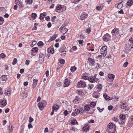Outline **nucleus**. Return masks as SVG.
<instances>
[{"label":"nucleus","instance_id":"obj_1","mask_svg":"<svg viewBox=\"0 0 133 133\" xmlns=\"http://www.w3.org/2000/svg\"><path fill=\"white\" fill-rule=\"evenodd\" d=\"M107 47L105 46H103L100 49V53L103 56H105L107 53Z\"/></svg>","mask_w":133,"mask_h":133},{"label":"nucleus","instance_id":"obj_2","mask_svg":"<svg viewBox=\"0 0 133 133\" xmlns=\"http://www.w3.org/2000/svg\"><path fill=\"white\" fill-rule=\"evenodd\" d=\"M97 74H95L93 76H90L89 82L91 83H95L97 81L98 79L96 78Z\"/></svg>","mask_w":133,"mask_h":133},{"label":"nucleus","instance_id":"obj_3","mask_svg":"<svg viewBox=\"0 0 133 133\" xmlns=\"http://www.w3.org/2000/svg\"><path fill=\"white\" fill-rule=\"evenodd\" d=\"M111 37L108 34H106L103 37V40L106 42L109 41L110 40Z\"/></svg>","mask_w":133,"mask_h":133},{"label":"nucleus","instance_id":"obj_4","mask_svg":"<svg viewBox=\"0 0 133 133\" xmlns=\"http://www.w3.org/2000/svg\"><path fill=\"white\" fill-rule=\"evenodd\" d=\"M86 85V83L84 81H81L78 83V86L79 88H85Z\"/></svg>","mask_w":133,"mask_h":133},{"label":"nucleus","instance_id":"obj_5","mask_svg":"<svg viewBox=\"0 0 133 133\" xmlns=\"http://www.w3.org/2000/svg\"><path fill=\"white\" fill-rule=\"evenodd\" d=\"M111 33L113 36H115L119 34V30L117 28H114L112 31Z\"/></svg>","mask_w":133,"mask_h":133},{"label":"nucleus","instance_id":"obj_6","mask_svg":"<svg viewBox=\"0 0 133 133\" xmlns=\"http://www.w3.org/2000/svg\"><path fill=\"white\" fill-rule=\"evenodd\" d=\"M88 59L89 62V64L91 66L94 65L95 61L94 59L90 57H88Z\"/></svg>","mask_w":133,"mask_h":133},{"label":"nucleus","instance_id":"obj_7","mask_svg":"<svg viewBox=\"0 0 133 133\" xmlns=\"http://www.w3.org/2000/svg\"><path fill=\"white\" fill-rule=\"evenodd\" d=\"M87 14L85 12H83L80 16V18L82 20L85 19L88 17Z\"/></svg>","mask_w":133,"mask_h":133},{"label":"nucleus","instance_id":"obj_8","mask_svg":"<svg viewBox=\"0 0 133 133\" xmlns=\"http://www.w3.org/2000/svg\"><path fill=\"white\" fill-rule=\"evenodd\" d=\"M108 77L110 79V81L112 82L114 80L115 76L112 74H109L108 75Z\"/></svg>","mask_w":133,"mask_h":133},{"label":"nucleus","instance_id":"obj_9","mask_svg":"<svg viewBox=\"0 0 133 133\" xmlns=\"http://www.w3.org/2000/svg\"><path fill=\"white\" fill-rule=\"evenodd\" d=\"M39 108L41 110H42L44 107V104L42 102L39 103L38 104Z\"/></svg>","mask_w":133,"mask_h":133},{"label":"nucleus","instance_id":"obj_10","mask_svg":"<svg viewBox=\"0 0 133 133\" xmlns=\"http://www.w3.org/2000/svg\"><path fill=\"white\" fill-rule=\"evenodd\" d=\"M70 84V82H69L67 79H65L64 86V87H68Z\"/></svg>","mask_w":133,"mask_h":133},{"label":"nucleus","instance_id":"obj_11","mask_svg":"<svg viewBox=\"0 0 133 133\" xmlns=\"http://www.w3.org/2000/svg\"><path fill=\"white\" fill-rule=\"evenodd\" d=\"M108 127L109 128L111 129H112L114 127H116L115 125L113 124V123H110L108 125Z\"/></svg>","mask_w":133,"mask_h":133},{"label":"nucleus","instance_id":"obj_12","mask_svg":"<svg viewBox=\"0 0 133 133\" xmlns=\"http://www.w3.org/2000/svg\"><path fill=\"white\" fill-rule=\"evenodd\" d=\"M47 51L48 53L53 54L54 52V50L52 48H49L47 50Z\"/></svg>","mask_w":133,"mask_h":133},{"label":"nucleus","instance_id":"obj_13","mask_svg":"<svg viewBox=\"0 0 133 133\" xmlns=\"http://www.w3.org/2000/svg\"><path fill=\"white\" fill-rule=\"evenodd\" d=\"M0 103L2 105L5 106L7 104L6 101L5 99L2 100L1 101Z\"/></svg>","mask_w":133,"mask_h":133},{"label":"nucleus","instance_id":"obj_14","mask_svg":"<svg viewBox=\"0 0 133 133\" xmlns=\"http://www.w3.org/2000/svg\"><path fill=\"white\" fill-rule=\"evenodd\" d=\"M132 46L133 45H132L131 44H127L126 45V47L127 48V49H130L133 48Z\"/></svg>","mask_w":133,"mask_h":133},{"label":"nucleus","instance_id":"obj_15","mask_svg":"<svg viewBox=\"0 0 133 133\" xmlns=\"http://www.w3.org/2000/svg\"><path fill=\"white\" fill-rule=\"evenodd\" d=\"M1 80L3 81H5L8 79L7 76L6 75H3L1 77Z\"/></svg>","mask_w":133,"mask_h":133},{"label":"nucleus","instance_id":"obj_16","mask_svg":"<svg viewBox=\"0 0 133 133\" xmlns=\"http://www.w3.org/2000/svg\"><path fill=\"white\" fill-rule=\"evenodd\" d=\"M103 97L106 100H109L112 99V98L108 96L107 94H104Z\"/></svg>","mask_w":133,"mask_h":133},{"label":"nucleus","instance_id":"obj_17","mask_svg":"<svg viewBox=\"0 0 133 133\" xmlns=\"http://www.w3.org/2000/svg\"><path fill=\"white\" fill-rule=\"evenodd\" d=\"M94 85L91 83L88 84V90H91L94 87Z\"/></svg>","mask_w":133,"mask_h":133},{"label":"nucleus","instance_id":"obj_18","mask_svg":"<svg viewBox=\"0 0 133 133\" xmlns=\"http://www.w3.org/2000/svg\"><path fill=\"white\" fill-rule=\"evenodd\" d=\"M133 2L132 0H129L128 1L127 3V4L128 6H131L133 4Z\"/></svg>","mask_w":133,"mask_h":133},{"label":"nucleus","instance_id":"obj_19","mask_svg":"<svg viewBox=\"0 0 133 133\" xmlns=\"http://www.w3.org/2000/svg\"><path fill=\"white\" fill-rule=\"evenodd\" d=\"M46 16V14L45 12H44L40 14L39 18L41 19H43Z\"/></svg>","mask_w":133,"mask_h":133},{"label":"nucleus","instance_id":"obj_20","mask_svg":"<svg viewBox=\"0 0 133 133\" xmlns=\"http://www.w3.org/2000/svg\"><path fill=\"white\" fill-rule=\"evenodd\" d=\"M122 2H120L117 4V7L119 9H120L123 6V4H122Z\"/></svg>","mask_w":133,"mask_h":133},{"label":"nucleus","instance_id":"obj_21","mask_svg":"<svg viewBox=\"0 0 133 133\" xmlns=\"http://www.w3.org/2000/svg\"><path fill=\"white\" fill-rule=\"evenodd\" d=\"M84 110L87 111H89L90 107L88 105H86L84 107Z\"/></svg>","mask_w":133,"mask_h":133},{"label":"nucleus","instance_id":"obj_22","mask_svg":"<svg viewBox=\"0 0 133 133\" xmlns=\"http://www.w3.org/2000/svg\"><path fill=\"white\" fill-rule=\"evenodd\" d=\"M89 128L88 126H86L85 127H83L82 129V130L83 131H87L89 130Z\"/></svg>","mask_w":133,"mask_h":133},{"label":"nucleus","instance_id":"obj_23","mask_svg":"<svg viewBox=\"0 0 133 133\" xmlns=\"http://www.w3.org/2000/svg\"><path fill=\"white\" fill-rule=\"evenodd\" d=\"M77 69V68L75 66H72L71 67L70 70L72 72H74Z\"/></svg>","mask_w":133,"mask_h":133},{"label":"nucleus","instance_id":"obj_24","mask_svg":"<svg viewBox=\"0 0 133 133\" xmlns=\"http://www.w3.org/2000/svg\"><path fill=\"white\" fill-rule=\"evenodd\" d=\"M32 52H37L38 51V48L37 47H35L33 48L31 50Z\"/></svg>","mask_w":133,"mask_h":133},{"label":"nucleus","instance_id":"obj_25","mask_svg":"<svg viewBox=\"0 0 133 133\" xmlns=\"http://www.w3.org/2000/svg\"><path fill=\"white\" fill-rule=\"evenodd\" d=\"M25 2L26 4L28 5L31 4L32 2V0H26Z\"/></svg>","mask_w":133,"mask_h":133},{"label":"nucleus","instance_id":"obj_26","mask_svg":"<svg viewBox=\"0 0 133 133\" xmlns=\"http://www.w3.org/2000/svg\"><path fill=\"white\" fill-rule=\"evenodd\" d=\"M102 85L101 84H99L97 86V88L99 90L98 91H100V90L102 89Z\"/></svg>","mask_w":133,"mask_h":133},{"label":"nucleus","instance_id":"obj_27","mask_svg":"<svg viewBox=\"0 0 133 133\" xmlns=\"http://www.w3.org/2000/svg\"><path fill=\"white\" fill-rule=\"evenodd\" d=\"M4 19L2 17H0V25H2L4 22Z\"/></svg>","mask_w":133,"mask_h":133},{"label":"nucleus","instance_id":"obj_28","mask_svg":"<svg viewBox=\"0 0 133 133\" xmlns=\"http://www.w3.org/2000/svg\"><path fill=\"white\" fill-rule=\"evenodd\" d=\"M83 78L85 80H88L89 81L90 76L89 77L87 76H84L83 77Z\"/></svg>","mask_w":133,"mask_h":133},{"label":"nucleus","instance_id":"obj_29","mask_svg":"<svg viewBox=\"0 0 133 133\" xmlns=\"http://www.w3.org/2000/svg\"><path fill=\"white\" fill-rule=\"evenodd\" d=\"M119 116L121 119L122 120H124L125 119V116L123 114H121L119 115Z\"/></svg>","mask_w":133,"mask_h":133},{"label":"nucleus","instance_id":"obj_30","mask_svg":"<svg viewBox=\"0 0 133 133\" xmlns=\"http://www.w3.org/2000/svg\"><path fill=\"white\" fill-rule=\"evenodd\" d=\"M82 7V5H79L76 7V9L77 10H79V9H81Z\"/></svg>","mask_w":133,"mask_h":133},{"label":"nucleus","instance_id":"obj_31","mask_svg":"<svg viewBox=\"0 0 133 133\" xmlns=\"http://www.w3.org/2000/svg\"><path fill=\"white\" fill-rule=\"evenodd\" d=\"M31 16L33 18L35 19L37 15L35 13H32V14Z\"/></svg>","mask_w":133,"mask_h":133},{"label":"nucleus","instance_id":"obj_32","mask_svg":"<svg viewBox=\"0 0 133 133\" xmlns=\"http://www.w3.org/2000/svg\"><path fill=\"white\" fill-rule=\"evenodd\" d=\"M57 36V35L56 34L54 35L51 37V39H52L53 40H54L55 39Z\"/></svg>","mask_w":133,"mask_h":133},{"label":"nucleus","instance_id":"obj_33","mask_svg":"<svg viewBox=\"0 0 133 133\" xmlns=\"http://www.w3.org/2000/svg\"><path fill=\"white\" fill-rule=\"evenodd\" d=\"M17 58H15L14 59V61L12 63V64L14 65L16 64L17 62Z\"/></svg>","mask_w":133,"mask_h":133},{"label":"nucleus","instance_id":"obj_34","mask_svg":"<svg viewBox=\"0 0 133 133\" xmlns=\"http://www.w3.org/2000/svg\"><path fill=\"white\" fill-rule=\"evenodd\" d=\"M45 58L44 55L42 53H41L39 55V58Z\"/></svg>","mask_w":133,"mask_h":133},{"label":"nucleus","instance_id":"obj_35","mask_svg":"<svg viewBox=\"0 0 133 133\" xmlns=\"http://www.w3.org/2000/svg\"><path fill=\"white\" fill-rule=\"evenodd\" d=\"M75 112L76 113H77V115L78 114H81L82 113V112H81V111H80V110L78 109H76L75 110Z\"/></svg>","mask_w":133,"mask_h":133},{"label":"nucleus","instance_id":"obj_36","mask_svg":"<svg viewBox=\"0 0 133 133\" xmlns=\"http://www.w3.org/2000/svg\"><path fill=\"white\" fill-rule=\"evenodd\" d=\"M38 45L39 46H43V43L42 41H39L38 43Z\"/></svg>","mask_w":133,"mask_h":133},{"label":"nucleus","instance_id":"obj_37","mask_svg":"<svg viewBox=\"0 0 133 133\" xmlns=\"http://www.w3.org/2000/svg\"><path fill=\"white\" fill-rule=\"evenodd\" d=\"M76 121V119L74 120H71V123L72 124V125H73L75 124H76V123H77V122L76 121V122H75Z\"/></svg>","mask_w":133,"mask_h":133},{"label":"nucleus","instance_id":"obj_38","mask_svg":"<svg viewBox=\"0 0 133 133\" xmlns=\"http://www.w3.org/2000/svg\"><path fill=\"white\" fill-rule=\"evenodd\" d=\"M62 8V5H59L58 6L56 7V9L57 10H59Z\"/></svg>","mask_w":133,"mask_h":133},{"label":"nucleus","instance_id":"obj_39","mask_svg":"<svg viewBox=\"0 0 133 133\" xmlns=\"http://www.w3.org/2000/svg\"><path fill=\"white\" fill-rule=\"evenodd\" d=\"M59 62L61 64H64L65 63V61L63 59H60Z\"/></svg>","mask_w":133,"mask_h":133},{"label":"nucleus","instance_id":"obj_40","mask_svg":"<svg viewBox=\"0 0 133 133\" xmlns=\"http://www.w3.org/2000/svg\"><path fill=\"white\" fill-rule=\"evenodd\" d=\"M59 51L60 52H61L63 54H66V51H64V50H63L61 48L59 50Z\"/></svg>","mask_w":133,"mask_h":133},{"label":"nucleus","instance_id":"obj_41","mask_svg":"<svg viewBox=\"0 0 133 133\" xmlns=\"http://www.w3.org/2000/svg\"><path fill=\"white\" fill-rule=\"evenodd\" d=\"M29 122L30 123H31L34 121V119L33 118H32L31 116H30L29 117Z\"/></svg>","mask_w":133,"mask_h":133},{"label":"nucleus","instance_id":"obj_42","mask_svg":"<svg viewBox=\"0 0 133 133\" xmlns=\"http://www.w3.org/2000/svg\"><path fill=\"white\" fill-rule=\"evenodd\" d=\"M5 57V55L3 53H2L0 55V57L2 58H3Z\"/></svg>","mask_w":133,"mask_h":133},{"label":"nucleus","instance_id":"obj_43","mask_svg":"<svg viewBox=\"0 0 133 133\" xmlns=\"http://www.w3.org/2000/svg\"><path fill=\"white\" fill-rule=\"evenodd\" d=\"M78 41L79 43L80 44H82L84 42V41L83 40H78Z\"/></svg>","mask_w":133,"mask_h":133},{"label":"nucleus","instance_id":"obj_44","mask_svg":"<svg viewBox=\"0 0 133 133\" xmlns=\"http://www.w3.org/2000/svg\"><path fill=\"white\" fill-rule=\"evenodd\" d=\"M91 105V107H94L96 105V103L94 102H91L90 103Z\"/></svg>","mask_w":133,"mask_h":133},{"label":"nucleus","instance_id":"obj_45","mask_svg":"<svg viewBox=\"0 0 133 133\" xmlns=\"http://www.w3.org/2000/svg\"><path fill=\"white\" fill-rule=\"evenodd\" d=\"M102 8L101 6H99L96 7V9L97 10H102Z\"/></svg>","mask_w":133,"mask_h":133},{"label":"nucleus","instance_id":"obj_46","mask_svg":"<svg viewBox=\"0 0 133 133\" xmlns=\"http://www.w3.org/2000/svg\"><path fill=\"white\" fill-rule=\"evenodd\" d=\"M56 18V17L55 16L52 17V19H51L52 21L53 22H54L55 19Z\"/></svg>","mask_w":133,"mask_h":133},{"label":"nucleus","instance_id":"obj_47","mask_svg":"<svg viewBox=\"0 0 133 133\" xmlns=\"http://www.w3.org/2000/svg\"><path fill=\"white\" fill-rule=\"evenodd\" d=\"M128 64V62H125V63H124V64L123 66L124 67H126L127 66V65Z\"/></svg>","mask_w":133,"mask_h":133},{"label":"nucleus","instance_id":"obj_48","mask_svg":"<svg viewBox=\"0 0 133 133\" xmlns=\"http://www.w3.org/2000/svg\"><path fill=\"white\" fill-rule=\"evenodd\" d=\"M28 127L29 129H30L31 128H32L33 127L32 125H31V123H29L28 125Z\"/></svg>","mask_w":133,"mask_h":133},{"label":"nucleus","instance_id":"obj_49","mask_svg":"<svg viewBox=\"0 0 133 133\" xmlns=\"http://www.w3.org/2000/svg\"><path fill=\"white\" fill-rule=\"evenodd\" d=\"M113 108V107L112 105H110L108 107V109L109 110H111Z\"/></svg>","mask_w":133,"mask_h":133},{"label":"nucleus","instance_id":"obj_50","mask_svg":"<svg viewBox=\"0 0 133 133\" xmlns=\"http://www.w3.org/2000/svg\"><path fill=\"white\" fill-rule=\"evenodd\" d=\"M77 48L76 46H74L72 48V49L74 50L75 51L77 50Z\"/></svg>","mask_w":133,"mask_h":133},{"label":"nucleus","instance_id":"obj_51","mask_svg":"<svg viewBox=\"0 0 133 133\" xmlns=\"http://www.w3.org/2000/svg\"><path fill=\"white\" fill-rule=\"evenodd\" d=\"M52 110L54 111L56 110V107L55 105H54L52 107Z\"/></svg>","mask_w":133,"mask_h":133},{"label":"nucleus","instance_id":"obj_52","mask_svg":"<svg viewBox=\"0 0 133 133\" xmlns=\"http://www.w3.org/2000/svg\"><path fill=\"white\" fill-rule=\"evenodd\" d=\"M113 121H115V122H117L118 121V119L117 118H116L115 117H114L112 118Z\"/></svg>","mask_w":133,"mask_h":133},{"label":"nucleus","instance_id":"obj_53","mask_svg":"<svg viewBox=\"0 0 133 133\" xmlns=\"http://www.w3.org/2000/svg\"><path fill=\"white\" fill-rule=\"evenodd\" d=\"M129 41L131 43L133 44V38H130L129 40Z\"/></svg>","mask_w":133,"mask_h":133},{"label":"nucleus","instance_id":"obj_54","mask_svg":"<svg viewBox=\"0 0 133 133\" xmlns=\"http://www.w3.org/2000/svg\"><path fill=\"white\" fill-rule=\"evenodd\" d=\"M69 113L68 112L67 110H65L64 112V114L65 116L67 115Z\"/></svg>","mask_w":133,"mask_h":133},{"label":"nucleus","instance_id":"obj_55","mask_svg":"<svg viewBox=\"0 0 133 133\" xmlns=\"http://www.w3.org/2000/svg\"><path fill=\"white\" fill-rule=\"evenodd\" d=\"M82 91H78V92H77V93L78 94L81 95L82 93Z\"/></svg>","mask_w":133,"mask_h":133},{"label":"nucleus","instance_id":"obj_56","mask_svg":"<svg viewBox=\"0 0 133 133\" xmlns=\"http://www.w3.org/2000/svg\"><path fill=\"white\" fill-rule=\"evenodd\" d=\"M45 19L47 21H49L50 20V17L49 16H47L45 17Z\"/></svg>","mask_w":133,"mask_h":133},{"label":"nucleus","instance_id":"obj_57","mask_svg":"<svg viewBox=\"0 0 133 133\" xmlns=\"http://www.w3.org/2000/svg\"><path fill=\"white\" fill-rule=\"evenodd\" d=\"M39 61H42L43 60V61H44V58H39Z\"/></svg>","mask_w":133,"mask_h":133},{"label":"nucleus","instance_id":"obj_58","mask_svg":"<svg viewBox=\"0 0 133 133\" xmlns=\"http://www.w3.org/2000/svg\"><path fill=\"white\" fill-rule=\"evenodd\" d=\"M118 13L119 14H124L123 11L122 9H121L120 11H118Z\"/></svg>","mask_w":133,"mask_h":133},{"label":"nucleus","instance_id":"obj_59","mask_svg":"<svg viewBox=\"0 0 133 133\" xmlns=\"http://www.w3.org/2000/svg\"><path fill=\"white\" fill-rule=\"evenodd\" d=\"M91 31V30L89 29H87L86 30V32L88 33H90Z\"/></svg>","mask_w":133,"mask_h":133},{"label":"nucleus","instance_id":"obj_60","mask_svg":"<svg viewBox=\"0 0 133 133\" xmlns=\"http://www.w3.org/2000/svg\"><path fill=\"white\" fill-rule=\"evenodd\" d=\"M30 61L29 60H26L25 62L26 64L27 65H28L29 64Z\"/></svg>","mask_w":133,"mask_h":133},{"label":"nucleus","instance_id":"obj_61","mask_svg":"<svg viewBox=\"0 0 133 133\" xmlns=\"http://www.w3.org/2000/svg\"><path fill=\"white\" fill-rule=\"evenodd\" d=\"M38 80H37V79H34V80H33V82H34L33 83H35L37 84V82H38Z\"/></svg>","mask_w":133,"mask_h":133},{"label":"nucleus","instance_id":"obj_62","mask_svg":"<svg viewBox=\"0 0 133 133\" xmlns=\"http://www.w3.org/2000/svg\"><path fill=\"white\" fill-rule=\"evenodd\" d=\"M51 23L50 22H49L48 24H47V26L49 28H50L51 27Z\"/></svg>","mask_w":133,"mask_h":133},{"label":"nucleus","instance_id":"obj_63","mask_svg":"<svg viewBox=\"0 0 133 133\" xmlns=\"http://www.w3.org/2000/svg\"><path fill=\"white\" fill-rule=\"evenodd\" d=\"M5 9V8L3 7H1L0 8V11H4Z\"/></svg>","mask_w":133,"mask_h":133},{"label":"nucleus","instance_id":"obj_64","mask_svg":"<svg viewBox=\"0 0 133 133\" xmlns=\"http://www.w3.org/2000/svg\"><path fill=\"white\" fill-rule=\"evenodd\" d=\"M49 71L48 70H47L45 72V74L46 75V76L47 77H48L49 75Z\"/></svg>","mask_w":133,"mask_h":133}]
</instances>
